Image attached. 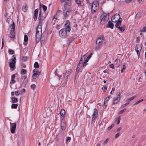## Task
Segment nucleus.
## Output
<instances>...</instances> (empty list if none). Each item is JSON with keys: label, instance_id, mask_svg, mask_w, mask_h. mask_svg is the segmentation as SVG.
<instances>
[{"label": "nucleus", "instance_id": "obj_9", "mask_svg": "<svg viewBox=\"0 0 146 146\" xmlns=\"http://www.w3.org/2000/svg\"><path fill=\"white\" fill-rule=\"evenodd\" d=\"M65 29L68 32H69L71 30V26L70 21L67 20L65 22L64 24V28H63Z\"/></svg>", "mask_w": 146, "mask_h": 146}, {"label": "nucleus", "instance_id": "obj_23", "mask_svg": "<svg viewBox=\"0 0 146 146\" xmlns=\"http://www.w3.org/2000/svg\"><path fill=\"white\" fill-rule=\"evenodd\" d=\"M40 7L41 9L42 8V9L44 11V12L45 11L47 10V7L44 5L40 4Z\"/></svg>", "mask_w": 146, "mask_h": 146}, {"label": "nucleus", "instance_id": "obj_45", "mask_svg": "<svg viewBox=\"0 0 146 146\" xmlns=\"http://www.w3.org/2000/svg\"><path fill=\"white\" fill-rule=\"evenodd\" d=\"M126 110V109H124L119 111V112H118V113H119V114H120L122 113H123V112L125 111Z\"/></svg>", "mask_w": 146, "mask_h": 146}, {"label": "nucleus", "instance_id": "obj_32", "mask_svg": "<svg viewBox=\"0 0 146 146\" xmlns=\"http://www.w3.org/2000/svg\"><path fill=\"white\" fill-rule=\"evenodd\" d=\"M39 65L38 63L37 62H35V63L34 64V67L36 68H39Z\"/></svg>", "mask_w": 146, "mask_h": 146}, {"label": "nucleus", "instance_id": "obj_15", "mask_svg": "<svg viewBox=\"0 0 146 146\" xmlns=\"http://www.w3.org/2000/svg\"><path fill=\"white\" fill-rule=\"evenodd\" d=\"M23 81L22 83V85L23 86H25L28 83V78L27 76H24L22 78Z\"/></svg>", "mask_w": 146, "mask_h": 146}, {"label": "nucleus", "instance_id": "obj_7", "mask_svg": "<svg viewBox=\"0 0 146 146\" xmlns=\"http://www.w3.org/2000/svg\"><path fill=\"white\" fill-rule=\"evenodd\" d=\"M16 57L14 55H13L11 58V61L9 63V66L11 70L15 69V65L16 62Z\"/></svg>", "mask_w": 146, "mask_h": 146}, {"label": "nucleus", "instance_id": "obj_34", "mask_svg": "<svg viewBox=\"0 0 146 146\" xmlns=\"http://www.w3.org/2000/svg\"><path fill=\"white\" fill-rule=\"evenodd\" d=\"M18 106V105L16 104H12L11 105V107L12 108H16Z\"/></svg>", "mask_w": 146, "mask_h": 146}, {"label": "nucleus", "instance_id": "obj_61", "mask_svg": "<svg viewBox=\"0 0 146 146\" xmlns=\"http://www.w3.org/2000/svg\"><path fill=\"white\" fill-rule=\"evenodd\" d=\"M41 143L42 145H45V143H44V141H41Z\"/></svg>", "mask_w": 146, "mask_h": 146}, {"label": "nucleus", "instance_id": "obj_60", "mask_svg": "<svg viewBox=\"0 0 146 146\" xmlns=\"http://www.w3.org/2000/svg\"><path fill=\"white\" fill-rule=\"evenodd\" d=\"M121 129V127H119V128L117 129V131H119Z\"/></svg>", "mask_w": 146, "mask_h": 146}, {"label": "nucleus", "instance_id": "obj_17", "mask_svg": "<svg viewBox=\"0 0 146 146\" xmlns=\"http://www.w3.org/2000/svg\"><path fill=\"white\" fill-rule=\"evenodd\" d=\"M72 72V70L70 69L67 70L64 75V79L65 81L68 78V76Z\"/></svg>", "mask_w": 146, "mask_h": 146}, {"label": "nucleus", "instance_id": "obj_24", "mask_svg": "<svg viewBox=\"0 0 146 146\" xmlns=\"http://www.w3.org/2000/svg\"><path fill=\"white\" fill-rule=\"evenodd\" d=\"M86 55H83L81 58L79 62L81 63H82L83 64V61L86 58Z\"/></svg>", "mask_w": 146, "mask_h": 146}, {"label": "nucleus", "instance_id": "obj_4", "mask_svg": "<svg viewBox=\"0 0 146 146\" xmlns=\"http://www.w3.org/2000/svg\"><path fill=\"white\" fill-rule=\"evenodd\" d=\"M111 21L113 23H118L119 21L121 23L122 19L121 18L119 14H115L111 18Z\"/></svg>", "mask_w": 146, "mask_h": 146}, {"label": "nucleus", "instance_id": "obj_52", "mask_svg": "<svg viewBox=\"0 0 146 146\" xmlns=\"http://www.w3.org/2000/svg\"><path fill=\"white\" fill-rule=\"evenodd\" d=\"M27 58L26 56H23V60L24 61H26L27 59Z\"/></svg>", "mask_w": 146, "mask_h": 146}, {"label": "nucleus", "instance_id": "obj_27", "mask_svg": "<svg viewBox=\"0 0 146 146\" xmlns=\"http://www.w3.org/2000/svg\"><path fill=\"white\" fill-rule=\"evenodd\" d=\"M27 5H24L22 9L24 12H26L27 10Z\"/></svg>", "mask_w": 146, "mask_h": 146}, {"label": "nucleus", "instance_id": "obj_36", "mask_svg": "<svg viewBox=\"0 0 146 146\" xmlns=\"http://www.w3.org/2000/svg\"><path fill=\"white\" fill-rule=\"evenodd\" d=\"M135 98V96H133V97H132L130 98H129V99H128L127 100V101L128 102H130V101L133 100Z\"/></svg>", "mask_w": 146, "mask_h": 146}, {"label": "nucleus", "instance_id": "obj_18", "mask_svg": "<svg viewBox=\"0 0 146 146\" xmlns=\"http://www.w3.org/2000/svg\"><path fill=\"white\" fill-rule=\"evenodd\" d=\"M98 110L97 109L95 108L94 109V112L92 115V120H94L96 117L98 116Z\"/></svg>", "mask_w": 146, "mask_h": 146}, {"label": "nucleus", "instance_id": "obj_58", "mask_svg": "<svg viewBox=\"0 0 146 146\" xmlns=\"http://www.w3.org/2000/svg\"><path fill=\"white\" fill-rule=\"evenodd\" d=\"M86 65H87L86 63L84 62V63H83V68L85 67Z\"/></svg>", "mask_w": 146, "mask_h": 146}, {"label": "nucleus", "instance_id": "obj_5", "mask_svg": "<svg viewBox=\"0 0 146 146\" xmlns=\"http://www.w3.org/2000/svg\"><path fill=\"white\" fill-rule=\"evenodd\" d=\"M98 8V3L97 1H94L92 5L91 12L92 13L95 12Z\"/></svg>", "mask_w": 146, "mask_h": 146}, {"label": "nucleus", "instance_id": "obj_30", "mask_svg": "<svg viewBox=\"0 0 146 146\" xmlns=\"http://www.w3.org/2000/svg\"><path fill=\"white\" fill-rule=\"evenodd\" d=\"M22 93L23 92L22 91H15V94L16 96H18L21 95Z\"/></svg>", "mask_w": 146, "mask_h": 146}, {"label": "nucleus", "instance_id": "obj_57", "mask_svg": "<svg viewBox=\"0 0 146 146\" xmlns=\"http://www.w3.org/2000/svg\"><path fill=\"white\" fill-rule=\"evenodd\" d=\"M119 133H117L115 136V138H117L119 136Z\"/></svg>", "mask_w": 146, "mask_h": 146}, {"label": "nucleus", "instance_id": "obj_35", "mask_svg": "<svg viewBox=\"0 0 146 146\" xmlns=\"http://www.w3.org/2000/svg\"><path fill=\"white\" fill-rule=\"evenodd\" d=\"M14 51H13V50L9 49V54H12L14 53Z\"/></svg>", "mask_w": 146, "mask_h": 146}, {"label": "nucleus", "instance_id": "obj_49", "mask_svg": "<svg viewBox=\"0 0 146 146\" xmlns=\"http://www.w3.org/2000/svg\"><path fill=\"white\" fill-rule=\"evenodd\" d=\"M38 19L40 21H41V13L40 12L39 14V16L38 17Z\"/></svg>", "mask_w": 146, "mask_h": 146}, {"label": "nucleus", "instance_id": "obj_63", "mask_svg": "<svg viewBox=\"0 0 146 146\" xmlns=\"http://www.w3.org/2000/svg\"><path fill=\"white\" fill-rule=\"evenodd\" d=\"M22 91H22V92L23 93H24V92H25V89L23 88V89Z\"/></svg>", "mask_w": 146, "mask_h": 146}, {"label": "nucleus", "instance_id": "obj_53", "mask_svg": "<svg viewBox=\"0 0 146 146\" xmlns=\"http://www.w3.org/2000/svg\"><path fill=\"white\" fill-rule=\"evenodd\" d=\"M141 32H146V27H144L141 31Z\"/></svg>", "mask_w": 146, "mask_h": 146}, {"label": "nucleus", "instance_id": "obj_12", "mask_svg": "<svg viewBox=\"0 0 146 146\" xmlns=\"http://www.w3.org/2000/svg\"><path fill=\"white\" fill-rule=\"evenodd\" d=\"M120 94L119 92L117 93V97L114 98L113 101V103L115 104H116L119 102L120 100Z\"/></svg>", "mask_w": 146, "mask_h": 146}, {"label": "nucleus", "instance_id": "obj_10", "mask_svg": "<svg viewBox=\"0 0 146 146\" xmlns=\"http://www.w3.org/2000/svg\"><path fill=\"white\" fill-rule=\"evenodd\" d=\"M121 23L120 21H119V23H116L115 25V27L117 28L121 32L123 31L125 29V27L124 26H123L121 27H120L121 25Z\"/></svg>", "mask_w": 146, "mask_h": 146}, {"label": "nucleus", "instance_id": "obj_16", "mask_svg": "<svg viewBox=\"0 0 146 146\" xmlns=\"http://www.w3.org/2000/svg\"><path fill=\"white\" fill-rule=\"evenodd\" d=\"M10 124L11 125V133H15V129L16 128V123H10Z\"/></svg>", "mask_w": 146, "mask_h": 146}, {"label": "nucleus", "instance_id": "obj_11", "mask_svg": "<svg viewBox=\"0 0 146 146\" xmlns=\"http://www.w3.org/2000/svg\"><path fill=\"white\" fill-rule=\"evenodd\" d=\"M67 31L65 29H62L59 31V35L61 37H65L67 35Z\"/></svg>", "mask_w": 146, "mask_h": 146}, {"label": "nucleus", "instance_id": "obj_50", "mask_svg": "<svg viewBox=\"0 0 146 146\" xmlns=\"http://www.w3.org/2000/svg\"><path fill=\"white\" fill-rule=\"evenodd\" d=\"M125 68H126L124 64L123 65V68L121 69V73H123V71H124L123 70L125 69Z\"/></svg>", "mask_w": 146, "mask_h": 146}, {"label": "nucleus", "instance_id": "obj_48", "mask_svg": "<svg viewBox=\"0 0 146 146\" xmlns=\"http://www.w3.org/2000/svg\"><path fill=\"white\" fill-rule=\"evenodd\" d=\"M71 139V138L70 137H68L66 140V143H67V141H70Z\"/></svg>", "mask_w": 146, "mask_h": 146}, {"label": "nucleus", "instance_id": "obj_39", "mask_svg": "<svg viewBox=\"0 0 146 146\" xmlns=\"http://www.w3.org/2000/svg\"><path fill=\"white\" fill-rule=\"evenodd\" d=\"M83 64L80 62H79V63L78 64L77 66L78 67V68H81Z\"/></svg>", "mask_w": 146, "mask_h": 146}, {"label": "nucleus", "instance_id": "obj_3", "mask_svg": "<svg viewBox=\"0 0 146 146\" xmlns=\"http://www.w3.org/2000/svg\"><path fill=\"white\" fill-rule=\"evenodd\" d=\"M109 17V14L106 13H104L101 16V23L104 24L108 21Z\"/></svg>", "mask_w": 146, "mask_h": 146}, {"label": "nucleus", "instance_id": "obj_28", "mask_svg": "<svg viewBox=\"0 0 146 146\" xmlns=\"http://www.w3.org/2000/svg\"><path fill=\"white\" fill-rule=\"evenodd\" d=\"M18 102V100L15 97H14L12 98V102L14 103H16Z\"/></svg>", "mask_w": 146, "mask_h": 146}, {"label": "nucleus", "instance_id": "obj_31", "mask_svg": "<svg viewBox=\"0 0 146 146\" xmlns=\"http://www.w3.org/2000/svg\"><path fill=\"white\" fill-rule=\"evenodd\" d=\"M33 72L35 74H38L40 73V71H38V70L36 68L33 71Z\"/></svg>", "mask_w": 146, "mask_h": 146}, {"label": "nucleus", "instance_id": "obj_47", "mask_svg": "<svg viewBox=\"0 0 146 146\" xmlns=\"http://www.w3.org/2000/svg\"><path fill=\"white\" fill-rule=\"evenodd\" d=\"M129 104V103H127L125 104H122L121 106V107L122 108H124V107H125L126 106H127Z\"/></svg>", "mask_w": 146, "mask_h": 146}, {"label": "nucleus", "instance_id": "obj_43", "mask_svg": "<svg viewBox=\"0 0 146 146\" xmlns=\"http://www.w3.org/2000/svg\"><path fill=\"white\" fill-rule=\"evenodd\" d=\"M114 126V125L113 124H112L108 128L107 130H110V129H111Z\"/></svg>", "mask_w": 146, "mask_h": 146}, {"label": "nucleus", "instance_id": "obj_40", "mask_svg": "<svg viewBox=\"0 0 146 146\" xmlns=\"http://www.w3.org/2000/svg\"><path fill=\"white\" fill-rule=\"evenodd\" d=\"M109 139L108 138L103 143L104 145H106L108 142V141H109Z\"/></svg>", "mask_w": 146, "mask_h": 146}, {"label": "nucleus", "instance_id": "obj_42", "mask_svg": "<svg viewBox=\"0 0 146 146\" xmlns=\"http://www.w3.org/2000/svg\"><path fill=\"white\" fill-rule=\"evenodd\" d=\"M28 40V37L27 35H25L24 38V41L25 42L27 41Z\"/></svg>", "mask_w": 146, "mask_h": 146}, {"label": "nucleus", "instance_id": "obj_41", "mask_svg": "<svg viewBox=\"0 0 146 146\" xmlns=\"http://www.w3.org/2000/svg\"><path fill=\"white\" fill-rule=\"evenodd\" d=\"M120 117L119 116V117H118L117 118V125H118L119 124V123H120Z\"/></svg>", "mask_w": 146, "mask_h": 146}, {"label": "nucleus", "instance_id": "obj_2", "mask_svg": "<svg viewBox=\"0 0 146 146\" xmlns=\"http://www.w3.org/2000/svg\"><path fill=\"white\" fill-rule=\"evenodd\" d=\"M62 2H65L66 3L64 5V8L65 9L64 11V15L66 17L68 15L70 11L69 9V7L71 3V0H61Z\"/></svg>", "mask_w": 146, "mask_h": 146}, {"label": "nucleus", "instance_id": "obj_44", "mask_svg": "<svg viewBox=\"0 0 146 146\" xmlns=\"http://www.w3.org/2000/svg\"><path fill=\"white\" fill-rule=\"evenodd\" d=\"M143 99H141L139 101H138L137 102H136L135 103V105L137 104H139V103L143 101Z\"/></svg>", "mask_w": 146, "mask_h": 146}, {"label": "nucleus", "instance_id": "obj_29", "mask_svg": "<svg viewBox=\"0 0 146 146\" xmlns=\"http://www.w3.org/2000/svg\"><path fill=\"white\" fill-rule=\"evenodd\" d=\"M75 2L78 6H81L82 5V3L80 0H76Z\"/></svg>", "mask_w": 146, "mask_h": 146}, {"label": "nucleus", "instance_id": "obj_1", "mask_svg": "<svg viewBox=\"0 0 146 146\" xmlns=\"http://www.w3.org/2000/svg\"><path fill=\"white\" fill-rule=\"evenodd\" d=\"M42 35V28L41 25L39 24L37 26L36 32V41L38 42L40 40L42 43V42L46 40V37H44V39H43V36H41Z\"/></svg>", "mask_w": 146, "mask_h": 146}, {"label": "nucleus", "instance_id": "obj_33", "mask_svg": "<svg viewBox=\"0 0 146 146\" xmlns=\"http://www.w3.org/2000/svg\"><path fill=\"white\" fill-rule=\"evenodd\" d=\"M27 71L26 70L23 69L21 71V74H25L27 73Z\"/></svg>", "mask_w": 146, "mask_h": 146}, {"label": "nucleus", "instance_id": "obj_26", "mask_svg": "<svg viewBox=\"0 0 146 146\" xmlns=\"http://www.w3.org/2000/svg\"><path fill=\"white\" fill-rule=\"evenodd\" d=\"M65 114V111L64 109H62L60 111V114L62 116H63Z\"/></svg>", "mask_w": 146, "mask_h": 146}, {"label": "nucleus", "instance_id": "obj_56", "mask_svg": "<svg viewBox=\"0 0 146 146\" xmlns=\"http://www.w3.org/2000/svg\"><path fill=\"white\" fill-rule=\"evenodd\" d=\"M81 68H78V67L77 66V68H76V72H78L79 71V70Z\"/></svg>", "mask_w": 146, "mask_h": 146}, {"label": "nucleus", "instance_id": "obj_13", "mask_svg": "<svg viewBox=\"0 0 146 146\" xmlns=\"http://www.w3.org/2000/svg\"><path fill=\"white\" fill-rule=\"evenodd\" d=\"M142 47L140 44L137 45L135 47V50L137 53L138 56H139L140 54V52L141 51Z\"/></svg>", "mask_w": 146, "mask_h": 146}, {"label": "nucleus", "instance_id": "obj_46", "mask_svg": "<svg viewBox=\"0 0 146 146\" xmlns=\"http://www.w3.org/2000/svg\"><path fill=\"white\" fill-rule=\"evenodd\" d=\"M140 13H137L135 16L136 19H138L139 17H140Z\"/></svg>", "mask_w": 146, "mask_h": 146}, {"label": "nucleus", "instance_id": "obj_20", "mask_svg": "<svg viewBox=\"0 0 146 146\" xmlns=\"http://www.w3.org/2000/svg\"><path fill=\"white\" fill-rule=\"evenodd\" d=\"M111 98V97L110 96H109L106 98L104 102V104L105 106H107L108 102L110 98Z\"/></svg>", "mask_w": 146, "mask_h": 146}, {"label": "nucleus", "instance_id": "obj_22", "mask_svg": "<svg viewBox=\"0 0 146 146\" xmlns=\"http://www.w3.org/2000/svg\"><path fill=\"white\" fill-rule=\"evenodd\" d=\"M113 23L110 21H109L108 22L107 27H110L112 29L113 27Z\"/></svg>", "mask_w": 146, "mask_h": 146}, {"label": "nucleus", "instance_id": "obj_37", "mask_svg": "<svg viewBox=\"0 0 146 146\" xmlns=\"http://www.w3.org/2000/svg\"><path fill=\"white\" fill-rule=\"evenodd\" d=\"M36 85L35 84H32L31 86V88L32 90H33L36 88Z\"/></svg>", "mask_w": 146, "mask_h": 146}, {"label": "nucleus", "instance_id": "obj_25", "mask_svg": "<svg viewBox=\"0 0 146 146\" xmlns=\"http://www.w3.org/2000/svg\"><path fill=\"white\" fill-rule=\"evenodd\" d=\"M40 75V73L37 74L33 73V74L32 75V77L33 79H35L38 77L39 75Z\"/></svg>", "mask_w": 146, "mask_h": 146}, {"label": "nucleus", "instance_id": "obj_55", "mask_svg": "<svg viewBox=\"0 0 146 146\" xmlns=\"http://www.w3.org/2000/svg\"><path fill=\"white\" fill-rule=\"evenodd\" d=\"M92 53H91L90 55L89 56H88V57H87V58H88V59H90V58L91 57L92 55Z\"/></svg>", "mask_w": 146, "mask_h": 146}, {"label": "nucleus", "instance_id": "obj_8", "mask_svg": "<svg viewBox=\"0 0 146 146\" xmlns=\"http://www.w3.org/2000/svg\"><path fill=\"white\" fill-rule=\"evenodd\" d=\"M104 41V36H101L99 37L97 39L96 41V44L98 46H101Z\"/></svg>", "mask_w": 146, "mask_h": 146}, {"label": "nucleus", "instance_id": "obj_6", "mask_svg": "<svg viewBox=\"0 0 146 146\" xmlns=\"http://www.w3.org/2000/svg\"><path fill=\"white\" fill-rule=\"evenodd\" d=\"M12 23L11 26L12 28L10 32L9 37L10 38H13L15 36V26L14 22L13 21H12Z\"/></svg>", "mask_w": 146, "mask_h": 146}, {"label": "nucleus", "instance_id": "obj_62", "mask_svg": "<svg viewBox=\"0 0 146 146\" xmlns=\"http://www.w3.org/2000/svg\"><path fill=\"white\" fill-rule=\"evenodd\" d=\"M89 59L87 58L84 61V62L87 63Z\"/></svg>", "mask_w": 146, "mask_h": 146}, {"label": "nucleus", "instance_id": "obj_54", "mask_svg": "<svg viewBox=\"0 0 146 146\" xmlns=\"http://www.w3.org/2000/svg\"><path fill=\"white\" fill-rule=\"evenodd\" d=\"M115 88H113L112 89V90L111 91V92L110 93V94H111L112 93V92L113 93L114 92V91H115Z\"/></svg>", "mask_w": 146, "mask_h": 146}, {"label": "nucleus", "instance_id": "obj_14", "mask_svg": "<svg viewBox=\"0 0 146 146\" xmlns=\"http://www.w3.org/2000/svg\"><path fill=\"white\" fill-rule=\"evenodd\" d=\"M66 127V124L64 119H62L61 122V129L63 130H65Z\"/></svg>", "mask_w": 146, "mask_h": 146}, {"label": "nucleus", "instance_id": "obj_59", "mask_svg": "<svg viewBox=\"0 0 146 146\" xmlns=\"http://www.w3.org/2000/svg\"><path fill=\"white\" fill-rule=\"evenodd\" d=\"M3 44H4L3 39V38L2 41V48H3Z\"/></svg>", "mask_w": 146, "mask_h": 146}, {"label": "nucleus", "instance_id": "obj_19", "mask_svg": "<svg viewBox=\"0 0 146 146\" xmlns=\"http://www.w3.org/2000/svg\"><path fill=\"white\" fill-rule=\"evenodd\" d=\"M15 74H13L11 76V80L10 82L11 84H14L16 82V81L15 80Z\"/></svg>", "mask_w": 146, "mask_h": 146}, {"label": "nucleus", "instance_id": "obj_21", "mask_svg": "<svg viewBox=\"0 0 146 146\" xmlns=\"http://www.w3.org/2000/svg\"><path fill=\"white\" fill-rule=\"evenodd\" d=\"M38 13V9H36L34 12V19L35 20H36L37 17Z\"/></svg>", "mask_w": 146, "mask_h": 146}, {"label": "nucleus", "instance_id": "obj_51", "mask_svg": "<svg viewBox=\"0 0 146 146\" xmlns=\"http://www.w3.org/2000/svg\"><path fill=\"white\" fill-rule=\"evenodd\" d=\"M110 68H112L113 69L114 68V66L113 64H110Z\"/></svg>", "mask_w": 146, "mask_h": 146}, {"label": "nucleus", "instance_id": "obj_64", "mask_svg": "<svg viewBox=\"0 0 146 146\" xmlns=\"http://www.w3.org/2000/svg\"><path fill=\"white\" fill-rule=\"evenodd\" d=\"M14 93H15V92H12L11 93V95L12 96H13L14 95Z\"/></svg>", "mask_w": 146, "mask_h": 146}, {"label": "nucleus", "instance_id": "obj_38", "mask_svg": "<svg viewBox=\"0 0 146 146\" xmlns=\"http://www.w3.org/2000/svg\"><path fill=\"white\" fill-rule=\"evenodd\" d=\"M107 87L106 86H104L102 88V89L103 90V91L105 92L107 90Z\"/></svg>", "mask_w": 146, "mask_h": 146}]
</instances>
